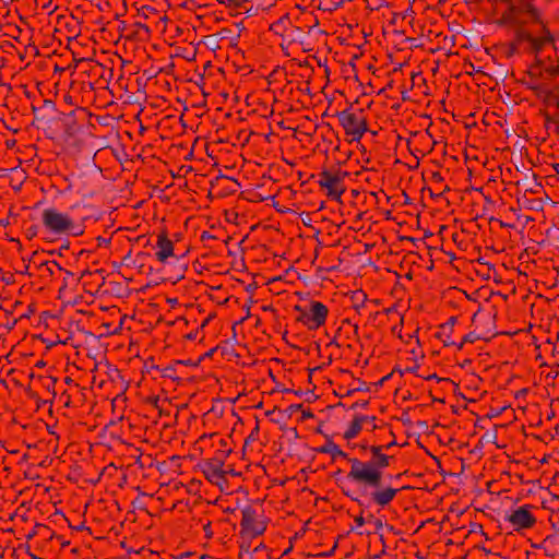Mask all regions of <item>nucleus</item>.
<instances>
[{
    "label": "nucleus",
    "mask_w": 559,
    "mask_h": 559,
    "mask_svg": "<svg viewBox=\"0 0 559 559\" xmlns=\"http://www.w3.org/2000/svg\"><path fill=\"white\" fill-rule=\"evenodd\" d=\"M57 380L55 378H49L48 383L46 384L47 389L50 390L51 388H53Z\"/></svg>",
    "instance_id": "obj_52"
},
{
    "label": "nucleus",
    "mask_w": 559,
    "mask_h": 559,
    "mask_svg": "<svg viewBox=\"0 0 559 559\" xmlns=\"http://www.w3.org/2000/svg\"><path fill=\"white\" fill-rule=\"evenodd\" d=\"M369 519L370 520L373 519V524H374V528L377 532L383 527V522L381 519H374V516L372 514H369Z\"/></svg>",
    "instance_id": "obj_38"
},
{
    "label": "nucleus",
    "mask_w": 559,
    "mask_h": 559,
    "mask_svg": "<svg viewBox=\"0 0 559 559\" xmlns=\"http://www.w3.org/2000/svg\"><path fill=\"white\" fill-rule=\"evenodd\" d=\"M28 267H29V266H28V264H26V265L23 267V270H22V271H20V273H21V274H28V275H29V273H28Z\"/></svg>",
    "instance_id": "obj_61"
},
{
    "label": "nucleus",
    "mask_w": 559,
    "mask_h": 559,
    "mask_svg": "<svg viewBox=\"0 0 559 559\" xmlns=\"http://www.w3.org/2000/svg\"><path fill=\"white\" fill-rule=\"evenodd\" d=\"M304 52H308L312 50V47H310V43L305 39V45H300Z\"/></svg>",
    "instance_id": "obj_51"
},
{
    "label": "nucleus",
    "mask_w": 559,
    "mask_h": 559,
    "mask_svg": "<svg viewBox=\"0 0 559 559\" xmlns=\"http://www.w3.org/2000/svg\"><path fill=\"white\" fill-rule=\"evenodd\" d=\"M63 102L67 103V104L72 105L73 104L72 96L70 94L63 95Z\"/></svg>",
    "instance_id": "obj_55"
},
{
    "label": "nucleus",
    "mask_w": 559,
    "mask_h": 559,
    "mask_svg": "<svg viewBox=\"0 0 559 559\" xmlns=\"http://www.w3.org/2000/svg\"><path fill=\"white\" fill-rule=\"evenodd\" d=\"M41 265H46L47 266V271H48V273L50 275H53V271H55V267H51V266H56L59 271H63V269L61 267V265L57 261L43 262Z\"/></svg>",
    "instance_id": "obj_26"
},
{
    "label": "nucleus",
    "mask_w": 559,
    "mask_h": 559,
    "mask_svg": "<svg viewBox=\"0 0 559 559\" xmlns=\"http://www.w3.org/2000/svg\"><path fill=\"white\" fill-rule=\"evenodd\" d=\"M224 464L225 462L222 461V457L213 456L200 462L199 467L210 483L219 486L226 481V471L223 469Z\"/></svg>",
    "instance_id": "obj_11"
},
{
    "label": "nucleus",
    "mask_w": 559,
    "mask_h": 559,
    "mask_svg": "<svg viewBox=\"0 0 559 559\" xmlns=\"http://www.w3.org/2000/svg\"><path fill=\"white\" fill-rule=\"evenodd\" d=\"M545 122H546V126L550 122L555 123L556 124V132L559 134V112L558 114H554V115H549V114H545Z\"/></svg>",
    "instance_id": "obj_23"
},
{
    "label": "nucleus",
    "mask_w": 559,
    "mask_h": 559,
    "mask_svg": "<svg viewBox=\"0 0 559 559\" xmlns=\"http://www.w3.org/2000/svg\"><path fill=\"white\" fill-rule=\"evenodd\" d=\"M426 380H437L438 382H441V381H451L449 378H440L438 377L436 373L433 374H430V376H427V377H424Z\"/></svg>",
    "instance_id": "obj_46"
},
{
    "label": "nucleus",
    "mask_w": 559,
    "mask_h": 559,
    "mask_svg": "<svg viewBox=\"0 0 559 559\" xmlns=\"http://www.w3.org/2000/svg\"><path fill=\"white\" fill-rule=\"evenodd\" d=\"M478 340H486L485 337L480 336L479 334L475 332H469L466 335L463 336L462 341L460 343H456V348L461 350L466 343H475Z\"/></svg>",
    "instance_id": "obj_22"
},
{
    "label": "nucleus",
    "mask_w": 559,
    "mask_h": 559,
    "mask_svg": "<svg viewBox=\"0 0 559 559\" xmlns=\"http://www.w3.org/2000/svg\"><path fill=\"white\" fill-rule=\"evenodd\" d=\"M336 116L338 122L345 131L347 136H350V141H359L362 135L368 131V123L362 111H353L352 108H347L342 111H337Z\"/></svg>",
    "instance_id": "obj_5"
},
{
    "label": "nucleus",
    "mask_w": 559,
    "mask_h": 559,
    "mask_svg": "<svg viewBox=\"0 0 559 559\" xmlns=\"http://www.w3.org/2000/svg\"><path fill=\"white\" fill-rule=\"evenodd\" d=\"M294 310L299 312L296 321L302 323L309 331H316L323 326L329 316L328 307L323 302L317 300H311L308 309H305L300 305H296Z\"/></svg>",
    "instance_id": "obj_3"
},
{
    "label": "nucleus",
    "mask_w": 559,
    "mask_h": 559,
    "mask_svg": "<svg viewBox=\"0 0 559 559\" xmlns=\"http://www.w3.org/2000/svg\"><path fill=\"white\" fill-rule=\"evenodd\" d=\"M41 265H46L47 266V271H48V273L50 275H53V271H55V267H51V266H56L59 271H63V269L61 267V265L57 261L43 262Z\"/></svg>",
    "instance_id": "obj_27"
},
{
    "label": "nucleus",
    "mask_w": 559,
    "mask_h": 559,
    "mask_svg": "<svg viewBox=\"0 0 559 559\" xmlns=\"http://www.w3.org/2000/svg\"><path fill=\"white\" fill-rule=\"evenodd\" d=\"M367 299V294L362 289L350 292V301L357 312H360V309L365 307Z\"/></svg>",
    "instance_id": "obj_19"
},
{
    "label": "nucleus",
    "mask_w": 559,
    "mask_h": 559,
    "mask_svg": "<svg viewBox=\"0 0 559 559\" xmlns=\"http://www.w3.org/2000/svg\"><path fill=\"white\" fill-rule=\"evenodd\" d=\"M302 409V404H292L287 407L286 412L288 416H292L295 412Z\"/></svg>",
    "instance_id": "obj_35"
},
{
    "label": "nucleus",
    "mask_w": 559,
    "mask_h": 559,
    "mask_svg": "<svg viewBox=\"0 0 559 559\" xmlns=\"http://www.w3.org/2000/svg\"><path fill=\"white\" fill-rule=\"evenodd\" d=\"M456 322H457V317L452 316L449 318V320L444 324L450 326L453 330Z\"/></svg>",
    "instance_id": "obj_48"
},
{
    "label": "nucleus",
    "mask_w": 559,
    "mask_h": 559,
    "mask_svg": "<svg viewBox=\"0 0 559 559\" xmlns=\"http://www.w3.org/2000/svg\"><path fill=\"white\" fill-rule=\"evenodd\" d=\"M258 435H259V424L255 425V427L252 429L251 433L246 438L245 447L249 442L254 441L258 438Z\"/></svg>",
    "instance_id": "obj_30"
},
{
    "label": "nucleus",
    "mask_w": 559,
    "mask_h": 559,
    "mask_svg": "<svg viewBox=\"0 0 559 559\" xmlns=\"http://www.w3.org/2000/svg\"><path fill=\"white\" fill-rule=\"evenodd\" d=\"M64 382H66L67 384H72V383H73V379H72V378H70V377H66V378H64Z\"/></svg>",
    "instance_id": "obj_64"
},
{
    "label": "nucleus",
    "mask_w": 559,
    "mask_h": 559,
    "mask_svg": "<svg viewBox=\"0 0 559 559\" xmlns=\"http://www.w3.org/2000/svg\"><path fill=\"white\" fill-rule=\"evenodd\" d=\"M36 235H37V227L36 226H31V227L27 228L26 236H27L28 239H32Z\"/></svg>",
    "instance_id": "obj_43"
},
{
    "label": "nucleus",
    "mask_w": 559,
    "mask_h": 559,
    "mask_svg": "<svg viewBox=\"0 0 559 559\" xmlns=\"http://www.w3.org/2000/svg\"><path fill=\"white\" fill-rule=\"evenodd\" d=\"M216 350V348H212L210 349L207 353H205V357H211L213 355V353Z\"/></svg>",
    "instance_id": "obj_63"
},
{
    "label": "nucleus",
    "mask_w": 559,
    "mask_h": 559,
    "mask_svg": "<svg viewBox=\"0 0 559 559\" xmlns=\"http://www.w3.org/2000/svg\"><path fill=\"white\" fill-rule=\"evenodd\" d=\"M249 0H225L226 5L228 8L238 9L242 8L245 2H248Z\"/></svg>",
    "instance_id": "obj_28"
},
{
    "label": "nucleus",
    "mask_w": 559,
    "mask_h": 559,
    "mask_svg": "<svg viewBox=\"0 0 559 559\" xmlns=\"http://www.w3.org/2000/svg\"><path fill=\"white\" fill-rule=\"evenodd\" d=\"M318 451L320 453L330 454L333 461H335L336 457H342L347 460V462L349 463V460L353 459L332 440H328L322 447L318 449Z\"/></svg>",
    "instance_id": "obj_16"
},
{
    "label": "nucleus",
    "mask_w": 559,
    "mask_h": 559,
    "mask_svg": "<svg viewBox=\"0 0 559 559\" xmlns=\"http://www.w3.org/2000/svg\"><path fill=\"white\" fill-rule=\"evenodd\" d=\"M358 391H365V392L369 391V388L366 385V382H360V385L358 388L348 390L346 394L352 395L353 393L358 392Z\"/></svg>",
    "instance_id": "obj_34"
},
{
    "label": "nucleus",
    "mask_w": 559,
    "mask_h": 559,
    "mask_svg": "<svg viewBox=\"0 0 559 559\" xmlns=\"http://www.w3.org/2000/svg\"><path fill=\"white\" fill-rule=\"evenodd\" d=\"M393 376V372L388 373L386 376L382 377L378 382L374 383V385H383L391 377Z\"/></svg>",
    "instance_id": "obj_47"
},
{
    "label": "nucleus",
    "mask_w": 559,
    "mask_h": 559,
    "mask_svg": "<svg viewBox=\"0 0 559 559\" xmlns=\"http://www.w3.org/2000/svg\"><path fill=\"white\" fill-rule=\"evenodd\" d=\"M292 25L288 14H285L270 25V31L275 35L281 36L283 40L285 38V34L288 32V27H292Z\"/></svg>",
    "instance_id": "obj_17"
},
{
    "label": "nucleus",
    "mask_w": 559,
    "mask_h": 559,
    "mask_svg": "<svg viewBox=\"0 0 559 559\" xmlns=\"http://www.w3.org/2000/svg\"><path fill=\"white\" fill-rule=\"evenodd\" d=\"M88 112L83 107H76L69 112H60L58 122L62 128L61 138L64 141L76 136L83 128V123L87 120Z\"/></svg>",
    "instance_id": "obj_6"
},
{
    "label": "nucleus",
    "mask_w": 559,
    "mask_h": 559,
    "mask_svg": "<svg viewBox=\"0 0 559 559\" xmlns=\"http://www.w3.org/2000/svg\"><path fill=\"white\" fill-rule=\"evenodd\" d=\"M156 248L155 255L159 262L165 263L168 258L174 257V242L168 238L165 229L157 236Z\"/></svg>",
    "instance_id": "obj_13"
},
{
    "label": "nucleus",
    "mask_w": 559,
    "mask_h": 559,
    "mask_svg": "<svg viewBox=\"0 0 559 559\" xmlns=\"http://www.w3.org/2000/svg\"><path fill=\"white\" fill-rule=\"evenodd\" d=\"M314 417V414L311 412V409H302V414H301V421L306 420V419H309V418H313Z\"/></svg>",
    "instance_id": "obj_42"
},
{
    "label": "nucleus",
    "mask_w": 559,
    "mask_h": 559,
    "mask_svg": "<svg viewBox=\"0 0 559 559\" xmlns=\"http://www.w3.org/2000/svg\"><path fill=\"white\" fill-rule=\"evenodd\" d=\"M552 168L556 171V174L559 175V164L558 163L552 164Z\"/></svg>",
    "instance_id": "obj_62"
},
{
    "label": "nucleus",
    "mask_w": 559,
    "mask_h": 559,
    "mask_svg": "<svg viewBox=\"0 0 559 559\" xmlns=\"http://www.w3.org/2000/svg\"><path fill=\"white\" fill-rule=\"evenodd\" d=\"M392 372H393V373H394V372H399V373H400V376H403L405 371H404V370H402V369H400V368H397V367H395V368L392 370Z\"/></svg>",
    "instance_id": "obj_60"
},
{
    "label": "nucleus",
    "mask_w": 559,
    "mask_h": 559,
    "mask_svg": "<svg viewBox=\"0 0 559 559\" xmlns=\"http://www.w3.org/2000/svg\"><path fill=\"white\" fill-rule=\"evenodd\" d=\"M46 366V362L44 360H38L36 364H35V367L36 368H44Z\"/></svg>",
    "instance_id": "obj_57"
},
{
    "label": "nucleus",
    "mask_w": 559,
    "mask_h": 559,
    "mask_svg": "<svg viewBox=\"0 0 559 559\" xmlns=\"http://www.w3.org/2000/svg\"><path fill=\"white\" fill-rule=\"evenodd\" d=\"M201 360H202V357H200L198 361H192L191 359H188V360H176L175 362H176L177 366L183 365V366L198 367L199 362Z\"/></svg>",
    "instance_id": "obj_32"
},
{
    "label": "nucleus",
    "mask_w": 559,
    "mask_h": 559,
    "mask_svg": "<svg viewBox=\"0 0 559 559\" xmlns=\"http://www.w3.org/2000/svg\"><path fill=\"white\" fill-rule=\"evenodd\" d=\"M531 88L536 92V95L542 98L547 106L556 107L559 111V85L554 90L543 88L539 85L531 86Z\"/></svg>",
    "instance_id": "obj_14"
},
{
    "label": "nucleus",
    "mask_w": 559,
    "mask_h": 559,
    "mask_svg": "<svg viewBox=\"0 0 559 559\" xmlns=\"http://www.w3.org/2000/svg\"><path fill=\"white\" fill-rule=\"evenodd\" d=\"M241 515L239 534L242 539H253L264 534L267 527V521L257 509L247 506L242 509Z\"/></svg>",
    "instance_id": "obj_4"
},
{
    "label": "nucleus",
    "mask_w": 559,
    "mask_h": 559,
    "mask_svg": "<svg viewBox=\"0 0 559 559\" xmlns=\"http://www.w3.org/2000/svg\"><path fill=\"white\" fill-rule=\"evenodd\" d=\"M151 404L158 409L159 414L162 415V405L159 404L160 400L158 396H154L150 400Z\"/></svg>",
    "instance_id": "obj_40"
},
{
    "label": "nucleus",
    "mask_w": 559,
    "mask_h": 559,
    "mask_svg": "<svg viewBox=\"0 0 559 559\" xmlns=\"http://www.w3.org/2000/svg\"><path fill=\"white\" fill-rule=\"evenodd\" d=\"M200 239L201 241L205 242L207 240L216 239V237L212 235L210 231L204 230L202 231Z\"/></svg>",
    "instance_id": "obj_36"
},
{
    "label": "nucleus",
    "mask_w": 559,
    "mask_h": 559,
    "mask_svg": "<svg viewBox=\"0 0 559 559\" xmlns=\"http://www.w3.org/2000/svg\"><path fill=\"white\" fill-rule=\"evenodd\" d=\"M250 540L251 539H242V543L239 546V548H240L239 556H241L242 552H249L250 551V548H251Z\"/></svg>",
    "instance_id": "obj_33"
},
{
    "label": "nucleus",
    "mask_w": 559,
    "mask_h": 559,
    "mask_svg": "<svg viewBox=\"0 0 559 559\" xmlns=\"http://www.w3.org/2000/svg\"><path fill=\"white\" fill-rule=\"evenodd\" d=\"M365 522L366 521L361 514L355 518V523L357 526H362L365 524Z\"/></svg>",
    "instance_id": "obj_50"
},
{
    "label": "nucleus",
    "mask_w": 559,
    "mask_h": 559,
    "mask_svg": "<svg viewBox=\"0 0 559 559\" xmlns=\"http://www.w3.org/2000/svg\"><path fill=\"white\" fill-rule=\"evenodd\" d=\"M262 310H263V311H273V312H275V309H274V308H273V306H271V305H270V306H263V307H262Z\"/></svg>",
    "instance_id": "obj_58"
},
{
    "label": "nucleus",
    "mask_w": 559,
    "mask_h": 559,
    "mask_svg": "<svg viewBox=\"0 0 559 559\" xmlns=\"http://www.w3.org/2000/svg\"><path fill=\"white\" fill-rule=\"evenodd\" d=\"M318 25V20L316 19L314 25L308 26L307 34H309L314 26ZM305 34L306 31L302 27L292 25V27H288L287 34H285V38L281 41L280 46L285 51L286 56H289V52H287V49L293 45H305Z\"/></svg>",
    "instance_id": "obj_12"
},
{
    "label": "nucleus",
    "mask_w": 559,
    "mask_h": 559,
    "mask_svg": "<svg viewBox=\"0 0 559 559\" xmlns=\"http://www.w3.org/2000/svg\"><path fill=\"white\" fill-rule=\"evenodd\" d=\"M213 318L212 314H210L202 323H201V329H203L204 326H206L209 324V322L211 321V319Z\"/></svg>",
    "instance_id": "obj_56"
},
{
    "label": "nucleus",
    "mask_w": 559,
    "mask_h": 559,
    "mask_svg": "<svg viewBox=\"0 0 559 559\" xmlns=\"http://www.w3.org/2000/svg\"><path fill=\"white\" fill-rule=\"evenodd\" d=\"M452 333H453V330L450 326L442 323L439 325V330L436 333V337L439 338L440 341H442V343L445 347L452 346V345L455 346L456 343L451 340Z\"/></svg>",
    "instance_id": "obj_18"
},
{
    "label": "nucleus",
    "mask_w": 559,
    "mask_h": 559,
    "mask_svg": "<svg viewBox=\"0 0 559 559\" xmlns=\"http://www.w3.org/2000/svg\"><path fill=\"white\" fill-rule=\"evenodd\" d=\"M144 367L148 373H151L152 371H157L158 373H160V368L154 364L153 359L145 361Z\"/></svg>",
    "instance_id": "obj_29"
},
{
    "label": "nucleus",
    "mask_w": 559,
    "mask_h": 559,
    "mask_svg": "<svg viewBox=\"0 0 559 559\" xmlns=\"http://www.w3.org/2000/svg\"><path fill=\"white\" fill-rule=\"evenodd\" d=\"M501 1L507 3V9L501 15L500 23L513 27V37L507 45V57L532 55L535 61L527 70L531 79L558 78L559 49L535 0Z\"/></svg>",
    "instance_id": "obj_1"
},
{
    "label": "nucleus",
    "mask_w": 559,
    "mask_h": 559,
    "mask_svg": "<svg viewBox=\"0 0 559 559\" xmlns=\"http://www.w3.org/2000/svg\"><path fill=\"white\" fill-rule=\"evenodd\" d=\"M159 374H160L162 378H168V379H171L173 381H177V382L180 381V378L177 374V365H176V362H174L171 365H168L167 367L160 369V373Z\"/></svg>",
    "instance_id": "obj_21"
},
{
    "label": "nucleus",
    "mask_w": 559,
    "mask_h": 559,
    "mask_svg": "<svg viewBox=\"0 0 559 559\" xmlns=\"http://www.w3.org/2000/svg\"><path fill=\"white\" fill-rule=\"evenodd\" d=\"M283 392H285V393H294L297 396H302L305 394L313 393V391L304 392L301 390L295 391V390H290V389H285Z\"/></svg>",
    "instance_id": "obj_44"
},
{
    "label": "nucleus",
    "mask_w": 559,
    "mask_h": 559,
    "mask_svg": "<svg viewBox=\"0 0 559 559\" xmlns=\"http://www.w3.org/2000/svg\"><path fill=\"white\" fill-rule=\"evenodd\" d=\"M203 532H204V536L207 538V539H211L213 537V531H212V523L211 521H207V523H205L203 525Z\"/></svg>",
    "instance_id": "obj_31"
},
{
    "label": "nucleus",
    "mask_w": 559,
    "mask_h": 559,
    "mask_svg": "<svg viewBox=\"0 0 559 559\" xmlns=\"http://www.w3.org/2000/svg\"><path fill=\"white\" fill-rule=\"evenodd\" d=\"M418 367H419L418 365H415L413 367H407L404 371L408 372V373H415L417 371Z\"/></svg>",
    "instance_id": "obj_54"
},
{
    "label": "nucleus",
    "mask_w": 559,
    "mask_h": 559,
    "mask_svg": "<svg viewBox=\"0 0 559 559\" xmlns=\"http://www.w3.org/2000/svg\"><path fill=\"white\" fill-rule=\"evenodd\" d=\"M395 311H396V305H393V306H391V307H389V308H385V309L383 310V312H384L385 314H390V313L395 312Z\"/></svg>",
    "instance_id": "obj_53"
},
{
    "label": "nucleus",
    "mask_w": 559,
    "mask_h": 559,
    "mask_svg": "<svg viewBox=\"0 0 559 559\" xmlns=\"http://www.w3.org/2000/svg\"><path fill=\"white\" fill-rule=\"evenodd\" d=\"M211 443L210 445L215 448V455L214 457H221L222 461L225 462V460L229 456V454L233 452V449L228 445V440L225 438H222L218 433H210V435H202L195 442V449L200 450L201 453L204 451V448Z\"/></svg>",
    "instance_id": "obj_10"
},
{
    "label": "nucleus",
    "mask_w": 559,
    "mask_h": 559,
    "mask_svg": "<svg viewBox=\"0 0 559 559\" xmlns=\"http://www.w3.org/2000/svg\"><path fill=\"white\" fill-rule=\"evenodd\" d=\"M96 241H97V247H103V246H107L110 243V238H105L103 236H98L96 238Z\"/></svg>",
    "instance_id": "obj_39"
},
{
    "label": "nucleus",
    "mask_w": 559,
    "mask_h": 559,
    "mask_svg": "<svg viewBox=\"0 0 559 559\" xmlns=\"http://www.w3.org/2000/svg\"><path fill=\"white\" fill-rule=\"evenodd\" d=\"M41 221L44 226L53 234H64L73 227V218L61 213L55 207H48L43 211Z\"/></svg>",
    "instance_id": "obj_8"
},
{
    "label": "nucleus",
    "mask_w": 559,
    "mask_h": 559,
    "mask_svg": "<svg viewBox=\"0 0 559 559\" xmlns=\"http://www.w3.org/2000/svg\"><path fill=\"white\" fill-rule=\"evenodd\" d=\"M69 526L75 531H87L90 534L92 533L91 528L88 526H85L84 523H81L80 525L76 526H72L71 524H69Z\"/></svg>",
    "instance_id": "obj_45"
},
{
    "label": "nucleus",
    "mask_w": 559,
    "mask_h": 559,
    "mask_svg": "<svg viewBox=\"0 0 559 559\" xmlns=\"http://www.w3.org/2000/svg\"><path fill=\"white\" fill-rule=\"evenodd\" d=\"M68 234L72 235V236H81L84 234V225L83 224H76L74 221H73V227L71 229H68L67 231Z\"/></svg>",
    "instance_id": "obj_24"
},
{
    "label": "nucleus",
    "mask_w": 559,
    "mask_h": 559,
    "mask_svg": "<svg viewBox=\"0 0 559 559\" xmlns=\"http://www.w3.org/2000/svg\"><path fill=\"white\" fill-rule=\"evenodd\" d=\"M380 450L373 448L372 456L349 460L350 469L347 473V478L360 487V495L354 496L344 488H342V492L359 506H365L361 499L364 498L368 503L385 508L401 490L409 488L408 486L401 488L392 486L391 481L400 479L402 474L384 475V469L390 466L393 456L381 453Z\"/></svg>",
    "instance_id": "obj_2"
},
{
    "label": "nucleus",
    "mask_w": 559,
    "mask_h": 559,
    "mask_svg": "<svg viewBox=\"0 0 559 559\" xmlns=\"http://www.w3.org/2000/svg\"><path fill=\"white\" fill-rule=\"evenodd\" d=\"M40 109H46L50 114L57 112L56 104H55V102H52L50 99H44L43 106L40 107Z\"/></svg>",
    "instance_id": "obj_25"
},
{
    "label": "nucleus",
    "mask_w": 559,
    "mask_h": 559,
    "mask_svg": "<svg viewBox=\"0 0 559 559\" xmlns=\"http://www.w3.org/2000/svg\"><path fill=\"white\" fill-rule=\"evenodd\" d=\"M396 445V441L393 440L392 442L388 443V444H384V445H367V444H361L360 445V449H361V457H367V452L370 453V456H372V449L373 448H379L381 449L380 452L381 453H384V451H388L390 450L392 447Z\"/></svg>",
    "instance_id": "obj_20"
},
{
    "label": "nucleus",
    "mask_w": 559,
    "mask_h": 559,
    "mask_svg": "<svg viewBox=\"0 0 559 559\" xmlns=\"http://www.w3.org/2000/svg\"><path fill=\"white\" fill-rule=\"evenodd\" d=\"M369 405V401H361V402H355L352 406H350V409H355V408H362V409H366Z\"/></svg>",
    "instance_id": "obj_37"
},
{
    "label": "nucleus",
    "mask_w": 559,
    "mask_h": 559,
    "mask_svg": "<svg viewBox=\"0 0 559 559\" xmlns=\"http://www.w3.org/2000/svg\"><path fill=\"white\" fill-rule=\"evenodd\" d=\"M69 248H70V243H69V241H67L64 245H62L60 247V252L63 251V250H68Z\"/></svg>",
    "instance_id": "obj_59"
},
{
    "label": "nucleus",
    "mask_w": 559,
    "mask_h": 559,
    "mask_svg": "<svg viewBox=\"0 0 559 559\" xmlns=\"http://www.w3.org/2000/svg\"><path fill=\"white\" fill-rule=\"evenodd\" d=\"M347 176L348 173L342 170L335 173L323 170L319 174L318 183L322 189L326 190V195L330 199L341 201V197L346 190L343 181Z\"/></svg>",
    "instance_id": "obj_7"
},
{
    "label": "nucleus",
    "mask_w": 559,
    "mask_h": 559,
    "mask_svg": "<svg viewBox=\"0 0 559 559\" xmlns=\"http://www.w3.org/2000/svg\"><path fill=\"white\" fill-rule=\"evenodd\" d=\"M199 331L195 330L193 332L188 333L185 337L189 341H194L198 337Z\"/></svg>",
    "instance_id": "obj_49"
},
{
    "label": "nucleus",
    "mask_w": 559,
    "mask_h": 559,
    "mask_svg": "<svg viewBox=\"0 0 559 559\" xmlns=\"http://www.w3.org/2000/svg\"><path fill=\"white\" fill-rule=\"evenodd\" d=\"M534 509L531 504L521 506L514 510H511L510 513L506 514V521H508L511 527L521 532L524 530H530L536 524V516L533 514L532 510Z\"/></svg>",
    "instance_id": "obj_9"
},
{
    "label": "nucleus",
    "mask_w": 559,
    "mask_h": 559,
    "mask_svg": "<svg viewBox=\"0 0 559 559\" xmlns=\"http://www.w3.org/2000/svg\"><path fill=\"white\" fill-rule=\"evenodd\" d=\"M342 323H343V324H349V325H352V326H353V329H354V334H355L356 336H358V331H359V325H358V323H352L350 319H344Z\"/></svg>",
    "instance_id": "obj_41"
},
{
    "label": "nucleus",
    "mask_w": 559,
    "mask_h": 559,
    "mask_svg": "<svg viewBox=\"0 0 559 559\" xmlns=\"http://www.w3.org/2000/svg\"><path fill=\"white\" fill-rule=\"evenodd\" d=\"M376 416H367V415H355L354 419L349 424L348 428L345 430L343 437L346 440L354 439L359 435L362 429V425L366 420H376Z\"/></svg>",
    "instance_id": "obj_15"
}]
</instances>
